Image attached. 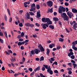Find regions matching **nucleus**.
I'll use <instances>...</instances> for the list:
<instances>
[{
    "label": "nucleus",
    "instance_id": "nucleus-1",
    "mask_svg": "<svg viewBox=\"0 0 77 77\" xmlns=\"http://www.w3.org/2000/svg\"><path fill=\"white\" fill-rule=\"evenodd\" d=\"M66 11V8L62 6H60L59 8H58V12L59 14H62L63 12H65Z\"/></svg>",
    "mask_w": 77,
    "mask_h": 77
},
{
    "label": "nucleus",
    "instance_id": "nucleus-2",
    "mask_svg": "<svg viewBox=\"0 0 77 77\" xmlns=\"http://www.w3.org/2000/svg\"><path fill=\"white\" fill-rule=\"evenodd\" d=\"M31 8L29 10L30 11L33 12V11H35V10H36V8H35V3L32 4L31 5Z\"/></svg>",
    "mask_w": 77,
    "mask_h": 77
},
{
    "label": "nucleus",
    "instance_id": "nucleus-3",
    "mask_svg": "<svg viewBox=\"0 0 77 77\" xmlns=\"http://www.w3.org/2000/svg\"><path fill=\"white\" fill-rule=\"evenodd\" d=\"M45 22L49 24H52V21H51L49 18H46L45 21Z\"/></svg>",
    "mask_w": 77,
    "mask_h": 77
},
{
    "label": "nucleus",
    "instance_id": "nucleus-4",
    "mask_svg": "<svg viewBox=\"0 0 77 77\" xmlns=\"http://www.w3.org/2000/svg\"><path fill=\"white\" fill-rule=\"evenodd\" d=\"M25 26L26 27H34V25L33 24H30L29 23H27L25 24Z\"/></svg>",
    "mask_w": 77,
    "mask_h": 77
},
{
    "label": "nucleus",
    "instance_id": "nucleus-5",
    "mask_svg": "<svg viewBox=\"0 0 77 77\" xmlns=\"http://www.w3.org/2000/svg\"><path fill=\"white\" fill-rule=\"evenodd\" d=\"M67 15L69 16L70 18H72V17H73V14L69 11H68L67 13Z\"/></svg>",
    "mask_w": 77,
    "mask_h": 77
},
{
    "label": "nucleus",
    "instance_id": "nucleus-6",
    "mask_svg": "<svg viewBox=\"0 0 77 77\" xmlns=\"http://www.w3.org/2000/svg\"><path fill=\"white\" fill-rule=\"evenodd\" d=\"M48 6L50 7H51L53 6V2L51 1H49L47 3Z\"/></svg>",
    "mask_w": 77,
    "mask_h": 77
},
{
    "label": "nucleus",
    "instance_id": "nucleus-7",
    "mask_svg": "<svg viewBox=\"0 0 77 77\" xmlns=\"http://www.w3.org/2000/svg\"><path fill=\"white\" fill-rule=\"evenodd\" d=\"M34 51L35 52V54H37L39 53H40L41 51L39 50H38V49H35L34 50Z\"/></svg>",
    "mask_w": 77,
    "mask_h": 77
},
{
    "label": "nucleus",
    "instance_id": "nucleus-8",
    "mask_svg": "<svg viewBox=\"0 0 77 77\" xmlns=\"http://www.w3.org/2000/svg\"><path fill=\"white\" fill-rule=\"evenodd\" d=\"M38 11L37 13V18H39L40 17H41V14L40 13L41 12H40V10H39Z\"/></svg>",
    "mask_w": 77,
    "mask_h": 77
},
{
    "label": "nucleus",
    "instance_id": "nucleus-9",
    "mask_svg": "<svg viewBox=\"0 0 77 77\" xmlns=\"http://www.w3.org/2000/svg\"><path fill=\"white\" fill-rule=\"evenodd\" d=\"M53 20L55 22H54L55 23H56V22L59 21V19L57 17H54L53 18Z\"/></svg>",
    "mask_w": 77,
    "mask_h": 77
},
{
    "label": "nucleus",
    "instance_id": "nucleus-10",
    "mask_svg": "<svg viewBox=\"0 0 77 77\" xmlns=\"http://www.w3.org/2000/svg\"><path fill=\"white\" fill-rule=\"evenodd\" d=\"M72 11L73 13H75L77 14V10L75 8H72Z\"/></svg>",
    "mask_w": 77,
    "mask_h": 77
},
{
    "label": "nucleus",
    "instance_id": "nucleus-11",
    "mask_svg": "<svg viewBox=\"0 0 77 77\" xmlns=\"http://www.w3.org/2000/svg\"><path fill=\"white\" fill-rule=\"evenodd\" d=\"M53 8H52L51 9L49 8V9H48L47 13H49V12H50V13H53Z\"/></svg>",
    "mask_w": 77,
    "mask_h": 77
},
{
    "label": "nucleus",
    "instance_id": "nucleus-12",
    "mask_svg": "<svg viewBox=\"0 0 77 77\" xmlns=\"http://www.w3.org/2000/svg\"><path fill=\"white\" fill-rule=\"evenodd\" d=\"M63 18L64 20L68 21V19H69V17H68V16L67 15L66 16L63 17Z\"/></svg>",
    "mask_w": 77,
    "mask_h": 77
},
{
    "label": "nucleus",
    "instance_id": "nucleus-13",
    "mask_svg": "<svg viewBox=\"0 0 77 77\" xmlns=\"http://www.w3.org/2000/svg\"><path fill=\"white\" fill-rule=\"evenodd\" d=\"M30 15L29 14V13H28V12L26 13V17L27 19H29V20L30 19Z\"/></svg>",
    "mask_w": 77,
    "mask_h": 77
},
{
    "label": "nucleus",
    "instance_id": "nucleus-14",
    "mask_svg": "<svg viewBox=\"0 0 77 77\" xmlns=\"http://www.w3.org/2000/svg\"><path fill=\"white\" fill-rule=\"evenodd\" d=\"M41 67L40 66H38L36 69L35 70V72H36L37 71H38V70H40L41 69V68H40Z\"/></svg>",
    "mask_w": 77,
    "mask_h": 77
},
{
    "label": "nucleus",
    "instance_id": "nucleus-15",
    "mask_svg": "<svg viewBox=\"0 0 77 77\" xmlns=\"http://www.w3.org/2000/svg\"><path fill=\"white\" fill-rule=\"evenodd\" d=\"M72 48L75 51H76V50H77V48L75 47V45H72Z\"/></svg>",
    "mask_w": 77,
    "mask_h": 77
},
{
    "label": "nucleus",
    "instance_id": "nucleus-16",
    "mask_svg": "<svg viewBox=\"0 0 77 77\" xmlns=\"http://www.w3.org/2000/svg\"><path fill=\"white\" fill-rule=\"evenodd\" d=\"M73 54H74V53H73V52H70L68 54V56H69V57H70L71 55H73Z\"/></svg>",
    "mask_w": 77,
    "mask_h": 77
},
{
    "label": "nucleus",
    "instance_id": "nucleus-17",
    "mask_svg": "<svg viewBox=\"0 0 77 77\" xmlns=\"http://www.w3.org/2000/svg\"><path fill=\"white\" fill-rule=\"evenodd\" d=\"M40 50L42 52H44V51H45V49L43 47H42V48H40Z\"/></svg>",
    "mask_w": 77,
    "mask_h": 77
},
{
    "label": "nucleus",
    "instance_id": "nucleus-18",
    "mask_svg": "<svg viewBox=\"0 0 77 77\" xmlns=\"http://www.w3.org/2000/svg\"><path fill=\"white\" fill-rule=\"evenodd\" d=\"M42 28L44 29H47V27H46V26H45V24L44 23V24H42Z\"/></svg>",
    "mask_w": 77,
    "mask_h": 77
},
{
    "label": "nucleus",
    "instance_id": "nucleus-19",
    "mask_svg": "<svg viewBox=\"0 0 77 77\" xmlns=\"http://www.w3.org/2000/svg\"><path fill=\"white\" fill-rule=\"evenodd\" d=\"M47 52H46V54L48 56H49V54H50V50L49 49H47Z\"/></svg>",
    "mask_w": 77,
    "mask_h": 77
},
{
    "label": "nucleus",
    "instance_id": "nucleus-20",
    "mask_svg": "<svg viewBox=\"0 0 77 77\" xmlns=\"http://www.w3.org/2000/svg\"><path fill=\"white\" fill-rule=\"evenodd\" d=\"M47 72L49 73H50V74L52 75L53 74V71L51 70H49L47 71Z\"/></svg>",
    "mask_w": 77,
    "mask_h": 77
},
{
    "label": "nucleus",
    "instance_id": "nucleus-21",
    "mask_svg": "<svg viewBox=\"0 0 77 77\" xmlns=\"http://www.w3.org/2000/svg\"><path fill=\"white\" fill-rule=\"evenodd\" d=\"M49 27L50 28V29H54V27L52 25H49Z\"/></svg>",
    "mask_w": 77,
    "mask_h": 77
},
{
    "label": "nucleus",
    "instance_id": "nucleus-22",
    "mask_svg": "<svg viewBox=\"0 0 77 77\" xmlns=\"http://www.w3.org/2000/svg\"><path fill=\"white\" fill-rule=\"evenodd\" d=\"M66 15H66V13H63L61 14V16L62 17H63V16L64 17H65L66 16Z\"/></svg>",
    "mask_w": 77,
    "mask_h": 77
},
{
    "label": "nucleus",
    "instance_id": "nucleus-23",
    "mask_svg": "<svg viewBox=\"0 0 77 77\" xmlns=\"http://www.w3.org/2000/svg\"><path fill=\"white\" fill-rule=\"evenodd\" d=\"M31 53L32 55H35V51H34V50H32L31 51Z\"/></svg>",
    "mask_w": 77,
    "mask_h": 77
},
{
    "label": "nucleus",
    "instance_id": "nucleus-24",
    "mask_svg": "<svg viewBox=\"0 0 77 77\" xmlns=\"http://www.w3.org/2000/svg\"><path fill=\"white\" fill-rule=\"evenodd\" d=\"M44 60V57L43 56H42L40 58V61H43Z\"/></svg>",
    "mask_w": 77,
    "mask_h": 77
},
{
    "label": "nucleus",
    "instance_id": "nucleus-25",
    "mask_svg": "<svg viewBox=\"0 0 77 77\" xmlns=\"http://www.w3.org/2000/svg\"><path fill=\"white\" fill-rule=\"evenodd\" d=\"M4 33L5 36H6V38H8V35H7V32L5 31V32H4Z\"/></svg>",
    "mask_w": 77,
    "mask_h": 77
},
{
    "label": "nucleus",
    "instance_id": "nucleus-26",
    "mask_svg": "<svg viewBox=\"0 0 77 77\" xmlns=\"http://www.w3.org/2000/svg\"><path fill=\"white\" fill-rule=\"evenodd\" d=\"M4 17L5 20L6 21L8 20V17L6 14L4 15Z\"/></svg>",
    "mask_w": 77,
    "mask_h": 77
},
{
    "label": "nucleus",
    "instance_id": "nucleus-27",
    "mask_svg": "<svg viewBox=\"0 0 77 77\" xmlns=\"http://www.w3.org/2000/svg\"><path fill=\"white\" fill-rule=\"evenodd\" d=\"M59 41H60V42H63V41H64V39L62 38H59Z\"/></svg>",
    "mask_w": 77,
    "mask_h": 77
},
{
    "label": "nucleus",
    "instance_id": "nucleus-28",
    "mask_svg": "<svg viewBox=\"0 0 77 77\" xmlns=\"http://www.w3.org/2000/svg\"><path fill=\"white\" fill-rule=\"evenodd\" d=\"M43 66L45 67V68H46V69H48V66L47 65L44 64L43 65Z\"/></svg>",
    "mask_w": 77,
    "mask_h": 77
},
{
    "label": "nucleus",
    "instance_id": "nucleus-29",
    "mask_svg": "<svg viewBox=\"0 0 77 77\" xmlns=\"http://www.w3.org/2000/svg\"><path fill=\"white\" fill-rule=\"evenodd\" d=\"M36 8L37 9H40V6L39 5H36Z\"/></svg>",
    "mask_w": 77,
    "mask_h": 77
},
{
    "label": "nucleus",
    "instance_id": "nucleus-30",
    "mask_svg": "<svg viewBox=\"0 0 77 77\" xmlns=\"http://www.w3.org/2000/svg\"><path fill=\"white\" fill-rule=\"evenodd\" d=\"M44 24H45V26H46V27H48L49 25L52 24H48V23H46Z\"/></svg>",
    "mask_w": 77,
    "mask_h": 77
},
{
    "label": "nucleus",
    "instance_id": "nucleus-31",
    "mask_svg": "<svg viewBox=\"0 0 77 77\" xmlns=\"http://www.w3.org/2000/svg\"><path fill=\"white\" fill-rule=\"evenodd\" d=\"M72 65H73V68H75V67L77 66V64L74 63H72Z\"/></svg>",
    "mask_w": 77,
    "mask_h": 77
},
{
    "label": "nucleus",
    "instance_id": "nucleus-32",
    "mask_svg": "<svg viewBox=\"0 0 77 77\" xmlns=\"http://www.w3.org/2000/svg\"><path fill=\"white\" fill-rule=\"evenodd\" d=\"M7 12H8V15H9V16H10L11 15V13H10V11L8 8L7 9Z\"/></svg>",
    "mask_w": 77,
    "mask_h": 77
},
{
    "label": "nucleus",
    "instance_id": "nucleus-33",
    "mask_svg": "<svg viewBox=\"0 0 77 77\" xmlns=\"http://www.w3.org/2000/svg\"><path fill=\"white\" fill-rule=\"evenodd\" d=\"M40 75L41 77H46L45 75H43L42 73H40Z\"/></svg>",
    "mask_w": 77,
    "mask_h": 77
},
{
    "label": "nucleus",
    "instance_id": "nucleus-34",
    "mask_svg": "<svg viewBox=\"0 0 77 77\" xmlns=\"http://www.w3.org/2000/svg\"><path fill=\"white\" fill-rule=\"evenodd\" d=\"M54 73H55L56 74H59V72H58V71L57 70H54Z\"/></svg>",
    "mask_w": 77,
    "mask_h": 77
},
{
    "label": "nucleus",
    "instance_id": "nucleus-35",
    "mask_svg": "<svg viewBox=\"0 0 77 77\" xmlns=\"http://www.w3.org/2000/svg\"><path fill=\"white\" fill-rule=\"evenodd\" d=\"M19 26L20 27H23V23H21L19 24Z\"/></svg>",
    "mask_w": 77,
    "mask_h": 77
},
{
    "label": "nucleus",
    "instance_id": "nucleus-36",
    "mask_svg": "<svg viewBox=\"0 0 77 77\" xmlns=\"http://www.w3.org/2000/svg\"><path fill=\"white\" fill-rule=\"evenodd\" d=\"M0 42L1 43H2V44H3V43H4L3 40L1 38H0Z\"/></svg>",
    "mask_w": 77,
    "mask_h": 77
},
{
    "label": "nucleus",
    "instance_id": "nucleus-37",
    "mask_svg": "<svg viewBox=\"0 0 77 77\" xmlns=\"http://www.w3.org/2000/svg\"><path fill=\"white\" fill-rule=\"evenodd\" d=\"M29 13L31 15H32V16H33V15H34V14L33 13L31 12H29Z\"/></svg>",
    "mask_w": 77,
    "mask_h": 77
},
{
    "label": "nucleus",
    "instance_id": "nucleus-38",
    "mask_svg": "<svg viewBox=\"0 0 77 77\" xmlns=\"http://www.w3.org/2000/svg\"><path fill=\"white\" fill-rule=\"evenodd\" d=\"M42 46L41 45L39 44L38 45V47L39 48V49H40L41 48H42Z\"/></svg>",
    "mask_w": 77,
    "mask_h": 77
},
{
    "label": "nucleus",
    "instance_id": "nucleus-39",
    "mask_svg": "<svg viewBox=\"0 0 77 77\" xmlns=\"http://www.w3.org/2000/svg\"><path fill=\"white\" fill-rule=\"evenodd\" d=\"M23 41H24L23 38H19V41H20V42H22Z\"/></svg>",
    "mask_w": 77,
    "mask_h": 77
},
{
    "label": "nucleus",
    "instance_id": "nucleus-40",
    "mask_svg": "<svg viewBox=\"0 0 77 77\" xmlns=\"http://www.w3.org/2000/svg\"><path fill=\"white\" fill-rule=\"evenodd\" d=\"M21 37H22L21 36V35H18L17 37V39H20V38H21Z\"/></svg>",
    "mask_w": 77,
    "mask_h": 77
},
{
    "label": "nucleus",
    "instance_id": "nucleus-41",
    "mask_svg": "<svg viewBox=\"0 0 77 77\" xmlns=\"http://www.w3.org/2000/svg\"><path fill=\"white\" fill-rule=\"evenodd\" d=\"M42 22H44L45 21V17H43L42 19Z\"/></svg>",
    "mask_w": 77,
    "mask_h": 77
},
{
    "label": "nucleus",
    "instance_id": "nucleus-42",
    "mask_svg": "<svg viewBox=\"0 0 77 77\" xmlns=\"http://www.w3.org/2000/svg\"><path fill=\"white\" fill-rule=\"evenodd\" d=\"M71 58L72 59H75V56L74 55H72L71 57Z\"/></svg>",
    "mask_w": 77,
    "mask_h": 77
},
{
    "label": "nucleus",
    "instance_id": "nucleus-43",
    "mask_svg": "<svg viewBox=\"0 0 77 77\" xmlns=\"http://www.w3.org/2000/svg\"><path fill=\"white\" fill-rule=\"evenodd\" d=\"M17 44L19 46H21V45H22L21 42H18V43Z\"/></svg>",
    "mask_w": 77,
    "mask_h": 77
},
{
    "label": "nucleus",
    "instance_id": "nucleus-44",
    "mask_svg": "<svg viewBox=\"0 0 77 77\" xmlns=\"http://www.w3.org/2000/svg\"><path fill=\"white\" fill-rule=\"evenodd\" d=\"M69 5V3L68 2H66L65 3V5L66 6H68Z\"/></svg>",
    "mask_w": 77,
    "mask_h": 77
},
{
    "label": "nucleus",
    "instance_id": "nucleus-45",
    "mask_svg": "<svg viewBox=\"0 0 77 77\" xmlns=\"http://www.w3.org/2000/svg\"><path fill=\"white\" fill-rule=\"evenodd\" d=\"M60 48H61V46H57V50H59L60 49Z\"/></svg>",
    "mask_w": 77,
    "mask_h": 77
},
{
    "label": "nucleus",
    "instance_id": "nucleus-46",
    "mask_svg": "<svg viewBox=\"0 0 77 77\" xmlns=\"http://www.w3.org/2000/svg\"><path fill=\"white\" fill-rule=\"evenodd\" d=\"M20 35L22 37H23V36L24 35V33L23 32H22Z\"/></svg>",
    "mask_w": 77,
    "mask_h": 77
},
{
    "label": "nucleus",
    "instance_id": "nucleus-47",
    "mask_svg": "<svg viewBox=\"0 0 77 77\" xmlns=\"http://www.w3.org/2000/svg\"><path fill=\"white\" fill-rule=\"evenodd\" d=\"M28 69L29 71H30V72H32V71H33V69L32 68H29Z\"/></svg>",
    "mask_w": 77,
    "mask_h": 77
},
{
    "label": "nucleus",
    "instance_id": "nucleus-48",
    "mask_svg": "<svg viewBox=\"0 0 77 77\" xmlns=\"http://www.w3.org/2000/svg\"><path fill=\"white\" fill-rule=\"evenodd\" d=\"M0 36H3V33L2 32H0Z\"/></svg>",
    "mask_w": 77,
    "mask_h": 77
},
{
    "label": "nucleus",
    "instance_id": "nucleus-49",
    "mask_svg": "<svg viewBox=\"0 0 77 77\" xmlns=\"http://www.w3.org/2000/svg\"><path fill=\"white\" fill-rule=\"evenodd\" d=\"M35 25L36 26H37V27H39V26H40V25L38 23H36Z\"/></svg>",
    "mask_w": 77,
    "mask_h": 77
},
{
    "label": "nucleus",
    "instance_id": "nucleus-50",
    "mask_svg": "<svg viewBox=\"0 0 77 77\" xmlns=\"http://www.w3.org/2000/svg\"><path fill=\"white\" fill-rule=\"evenodd\" d=\"M12 21V17H10L9 19V22L10 23H11Z\"/></svg>",
    "mask_w": 77,
    "mask_h": 77
},
{
    "label": "nucleus",
    "instance_id": "nucleus-51",
    "mask_svg": "<svg viewBox=\"0 0 77 77\" xmlns=\"http://www.w3.org/2000/svg\"><path fill=\"white\" fill-rule=\"evenodd\" d=\"M8 52H9V53H13L12 52V51H11V50H8Z\"/></svg>",
    "mask_w": 77,
    "mask_h": 77
},
{
    "label": "nucleus",
    "instance_id": "nucleus-52",
    "mask_svg": "<svg viewBox=\"0 0 77 77\" xmlns=\"http://www.w3.org/2000/svg\"><path fill=\"white\" fill-rule=\"evenodd\" d=\"M34 74H35V72H32L30 74V75H31V76H32V75H33Z\"/></svg>",
    "mask_w": 77,
    "mask_h": 77
},
{
    "label": "nucleus",
    "instance_id": "nucleus-53",
    "mask_svg": "<svg viewBox=\"0 0 77 77\" xmlns=\"http://www.w3.org/2000/svg\"><path fill=\"white\" fill-rule=\"evenodd\" d=\"M49 70H51V67H50V66H49L48 67V69L47 70V71H48Z\"/></svg>",
    "mask_w": 77,
    "mask_h": 77
},
{
    "label": "nucleus",
    "instance_id": "nucleus-54",
    "mask_svg": "<svg viewBox=\"0 0 77 77\" xmlns=\"http://www.w3.org/2000/svg\"><path fill=\"white\" fill-rule=\"evenodd\" d=\"M67 70H68V71H72V68H67Z\"/></svg>",
    "mask_w": 77,
    "mask_h": 77
},
{
    "label": "nucleus",
    "instance_id": "nucleus-55",
    "mask_svg": "<svg viewBox=\"0 0 77 77\" xmlns=\"http://www.w3.org/2000/svg\"><path fill=\"white\" fill-rule=\"evenodd\" d=\"M21 50H24V48L23 46H21L20 48Z\"/></svg>",
    "mask_w": 77,
    "mask_h": 77
},
{
    "label": "nucleus",
    "instance_id": "nucleus-56",
    "mask_svg": "<svg viewBox=\"0 0 77 77\" xmlns=\"http://www.w3.org/2000/svg\"><path fill=\"white\" fill-rule=\"evenodd\" d=\"M33 37V38H37V35H32Z\"/></svg>",
    "mask_w": 77,
    "mask_h": 77
},
{
    "label": "nucleus",
    "instance_id": "nucleus-57",
    "mask_svg": "<svg viewBox=\"0 0 77 77\" xmlns=\"http://www.w3.org/2000/svg\"><path fill=\"white\" fill-rule=\"evenodd\" d=\"M2 71H5V67L4 66H3L2 67Z\"/></svg>",
    "mask_w": 77,
    "mask_h": 77
},
{
    "label": "nucleus",
    "instance_id": "nucleus-58",
    "mask_svg": "<svg viewBox=\"0 0 77 77\" xmlns=\"http://www.w3.org/2000/svg\"><path fill=\"white\" fill-rule=\"evenodd\" d=\"M49 47L51 48H53V45L51 44L50 45H49Z\"/></svg>",
    "mask_w": 77,
    "mask_h": 77
},
{
    "label": "nucleus",
    "instance_id": "nucleus-59",
    "mask_svg": "<svg viewBox=\"0 0 77 77\" xmlns=\"http://www.w3.org/2000/svg\"><path fill=\"white\" fill-rule=\"evenodd\" d=\"M66 12H68V11H69V9H68V8H66Z\"/></svg>",
    "mask_w": 77,
    "mask_h": 77
},
{
    "label": "nucleus",
    "instance_id": "nucleus-60",
    "mask_svg": "<svg viewBox=\"0 0 77 77\" xmlns=\"http://www.w3.org/2000/svg\"><path fill=\"white\" fill-rule=\"evenodd\" d=\"M54 64L56 65H57V62L55 61L54 63Z\"/></svg>",
    "mask_w": 77,
    "mask_h": 77
},
{
    "label": "nucleus",
    "instance_id": "nucleus-61",
    "mask_svg": "<svg viewBox=\"0 0 77 77\" xmlns=\"http://www.w3.org/2000/svg\"><path fill=\"white\" fill-rule=\"evenodd\" d=\"M71 62H72V63H75V61L73 60H71Z\"/></svg>",
    "mask_w": 77,
    "mask_h": 77
},
{
    "label": "nucleus",
    "instance_id": "nucleus-62",
    "mask_svg": "<svg viewBox=\"0 0 77 77\" xmlns=\"http://www.w3.org/2000/svg\"><path fill=\"white\" fill-rule=\"evenodd\" d=\"M45 67H43L42 68V71H44L45 70Z\"/></svg>",
    "mask_w": 77,
    "mask_h": 77
},
{
    "label": "nucleus",
    "instance_id": "nucleus-63",
    "mask_svg": "<svg viewBox=\"0 0 77 77\" xmlns=\"http://www.w3.org/2000/svg\"><path fill=\"white\" fill-rule=\"evenodd\" d=\"M29 40H25V41H24L25 42V43H27V42H29Z\"/></svg>",
    "mask_w": 77,
    "mask_h": 77
},
{
    "label": "nucleus",
    "instance_id": "nucleus-64",
    "mask_svg": "<svg viewBox=\"0 0 77 77\" xmlns=\"http://www.w3.org/2000/svg\"><path fill=\"white\" fill-rule=\"evenodd\" d=\"M69 74H72V71H69L68 72Z\"/></svg>",
    "mask_w": 77,
    "mask_h": 77
}]
</instances>
